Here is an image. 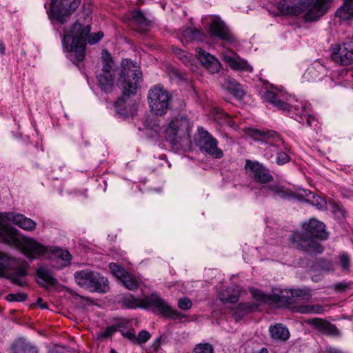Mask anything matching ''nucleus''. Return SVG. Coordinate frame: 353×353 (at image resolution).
Listing matches in <instances>:
<instances>
[{
  "mask_svg": "<svg viewBox=\"0 0 353 353\" xmlns=\"http://www.w3.org/2000/svg\"><path fill=\"white\" fill-rule=\"evenodd\" d=\"M195 52L197 59L210 73L214 74L219 71L221 63L214 56L201 48H196Z\"/></svg>",
  "mask_w": 353,
  "mask_h": 353,
  "instance_id": "20",
  "label": "nucleus"
},
{
  "mask_svg": "<svg viewBox=\"0 0 353 353\" xmlns=\"http://www.w3.org/2000/svg\"><path fill=\"white\" fill-rule=\"evenodd\" d=\"M14 353H39L35 346L24 341H17L12 345Z\"/></svg>",
  "mask_w": 353,
  "mask_h": 353,
  "instance_id": "32",
  "label": "nucleus"
},
{
  "mask_svg": "<svg viewBox=\"0 0 353 353\" xmlns=\"http://www.w3.org/2000/svg\"><path fill=\"white\" fill-rule=\"evenodd\" d=\"M123 285L130 290H135L139 286V281L129 273H127L121 280Z\"/></svg>",
  "mask_w": 353,
  "mask_h": 353,
  "instance_id": "38",
  "label": "nucleus"
},
{
  "mask_svg": "<svg viewBox=\"0 0 353 353\" xmlns=\"http://www.w3.org/2000/svg\"><path fill=\"white\" fill-rule=\"evenodd\" d=\"M28 266L27 263H23L17 270L12 273H8L6 276L10 279L13 283L20 286H24L26 284L27 269Z\"/></svg>",
  "mask_w": 353,
  "mask_h": 353,
  "instance_id": "24",
  "label": "nucleus"
},
{
  "mask_svg": "<svg viewBox=\"0 0 353 353\" xmlns=\"http://www.w3.org/2000/svg\"><path fill=\"white\" fill-rule=\"evenodd\" d=\"M124 322H119L115 325L106 327L103 332H101L99 336L102 338L112 336L115 332H120L121 328L123 327Z\"/></svg>",
  "mask_w": 353,
  "mask_h": 353,
  "instance_id": "39",
  "label": "nucleus"
},
{
  "mask_svg": "<svg viewBox=\"0 0 353 353\" xmlns=\"http://www.w3.org/2000/svg\"><path fill=\"white\" fill-rule=\"evenodd\" d=\"M277 8L283 14L297 16L309 7L307 3L301 1L282 0L278 3Z\"/></svg>",
  "mask_w": 353,
  "mask_h": 353,
  "instance_id": "18",
  "label": "nucleus"
},
{
  "mask_svg": "<svg viewBox=\"0 0 353 353\" xmlns=\"http://www.w3.org/2000/svg\"><path fill=\"white\" fill-rule=\"evenodd\" d=\"M110 353H118L114 349H111Z\"/></svg>",
  "mask_w": 353,
  "mask_h": 353,
  "instance_id": "59",
  "label": "nucleus"
},
{
  "mask_svg": "<svg viewBox=\"0 0 353 353\" xmlns=\"http://www.w3.org/2000/svg\"><path fill=\"white\" fill-rule=\"evenodd\" d=\"M27 299V294L25 293H16V294H9L6 296V299L8 301H23Z\"/></svg>",
  "mask_w": 353,
  "mask_h": 353,
  "instance_id": "48",
  "label": "nucleus"
},
{
  "mask_svg": "<svg viewBox=\"0 0 353 353\" xmlns=\"http://www.w3.org/2000/svg\"><path fill=\"white\" fill-rule=\"evenodd\" d=\"M103 37V34L102 32H98L95 33L92 37L88 39V42L90 45H94L97 43L99 41H100Z\"/></svg>",
  "mask_w": 353,
  "mask_h": 353,
  "instance_id": "51",
  "label": "nucleus"
},
{
  "mask_svg": "<svg viewBox=\"0 0 353 353\" xmlns=\"http://www.w3.org/2000/svg\"><path fill=\"white\" fill-rule=\"evenodd\" d=\"M199 139L196 145L201 152L207 154L214 159L223 157V152L218 148V141L203 127L198 128Z\"/></svg>",
  "mask_w": 353,
  "mask_h": 353,
  "instance_id": "11",
  "label": "nucleus"
},
{
  "mask_svg": "<svg viewBox=\"0 0 353 353\" xmlns=\"http://www.w3.org/2000/svg\"><path fill=\"white\" fill-rule=\"evenodd\" d=\"M245 169L247 174L256 182L267 183L273 180L269 170L259 162L247 160Z\"/></svg>",
  "mask_w": 353,
  "mask_h": 353,
  "instance_id": "13",
  "label": "nucleus"
},
{
  "mask_svg": "<svg viewBox=\"0 0 353 353\" xmlns=\"http://www.w3.org/2000/svg\"><path fill=\"white\" fill-rule=\"evenodd\" d=\"M332 59L342 65L353 63V42H347L342 46L335 45L331 54Z\"/></svg>",
  "mask_w": 353,
  "mask_h": 353,
  "instance_id": "15",
  "label": "nucleus"
},
{
  "mask_svg": "<svg viewBox=\"0 0 353 353\" xmlns=\"http://www.w3.org/2000/svg\"><path fill=\"white\" fill-rule=\"evenodd\" d=\"M76 283L90 292L105 293L109 290L108 281L98 272L83 270L74 273Z\"/></svg>",
  "mask_w": 353,
  "mask_h": 353,
  "instance_id": "7",
  "label": "nucleus"
},
{
  "mask_svg": "<svg viewBox=\"0 0 353 353\" xmlns=\"http://www.w3.org/2000/svg\"><path fill=\"white\" fill-rule=\"evenodd\" d=\"M90 30V25L83 26L77 23L73 25L70 31L63 34V46L66 48L67 57L73 63L81 62L84 59L86 41Z\"/></svg>",
  "mask_w": 353,
  "mask_h": 353,
  "instance_id": "5",
  "label": "nucleus"
},
{
  "mask_svg": "<svg viewBox=\"0 0 353 353\" xmlns=\"http://www.w3.org/2000/svg\"><path fill=\"white\" fill-rule=\"evenodd\" d=\"M109 268L112 274L118 278L120 281L128 273L125 270H124V268L115 263H110L109 264Z\"/></svg>",
  "mask_w": 353,
  "mask_h": 353,
  "instance_id": "40",
  "label": "nucleus"
},
{
  "mask_svg": "<svg viewBox=\"0 0 353 353\" xmlns=\"http://www.w3.org/2000/svg\"><path fill=\"white\" fill-rule=\"evenodd\" d=\"M16 265V260L7 254L0 252V277L6 276L5 271Z\"/></svg>",
  "mask_w": 353,
  "mask_h": 353,
  "instance_id": "31",
  "label": "nucleus"
},
{
  "mask_svg": "<svg viewBox=\"0 0 353 353\" xmlns=\"http://www.w3.org/2000/svg\"><path fill=\"white\" fill-rule=\"evenodd\" d=\"M251 135L254 140L265 142L269 145L264 154L268 158L272 157L274 152L277 154L276 163L279 165H283L290 161L289 156L285 152H279L278 149L284 146V142L276 132L267 129H252Z\"/></svg>",
  "mask_w": 353,
  "mask_h": 353,
  "instance_id": "6",
  "label": "nucleus"
},
{
  "mask_svg": "<svg viewBox=\"0 0 353 353\" xmlns=\"http://www.w3.org/2000/svg\"><path fill=\"white\" fill-rule=\"evenodd\" d=\"M325 228L323 222L310 219L307 223L303 224V228L310 236L306 237L305 234L294 232L290 235V240L297 249L311 254H321L323 251V248L315 239H327L328 233Z\"/></svg>",
  "mask_w": 353,
  "mask_h": 353,
  "instance_id": "4",
  "label": "nucleus"
},
{
  "mask_svg": "<svg viewBox=\"0 0 353 353\" xmlns=\"http://www.w3.org/2000/svg\"><path fill=\"white\" fill-rule=\"evenodd\" d=\"M192 306V303L188 298H181L178 301V307L181 310H189Z\"/></svg>",
  "mask_w": 353,
  "mask_h": 353,
  "instance_id": "49",
  "label": "nucleus"
},
{
  "mask_svg": "<svg viewBox=\"0 0 353 353\" xmlns=\"http://www.w3.org/2000/svg\"><path fill=\"white\" fill-rule=\"evenodd\" d=\"M143 299H136L132 295H126L123 299V305L128 308H137L141 307L143 308Z\"/></svg>",
  "mask_w": 353,
  "mask_h": 353,
  "instance_id": "37",
  "label": "nucleus"
},
{
  "mask_svg": "<svg viewBox=\"0 0 353 353\" xmlns=\"http://www.w3.org/2000/svg\"><path fill=\"white\" fill-rule=\"evenodd\" d=\"M269 332L271 337L276 340L286 341L290 337L288 329L280 323L270 326Z\"/></svg>",
  "mask_w": 353,
  "mask_h": 353,
  "instance_id": "26",
  "label": "nucleus"
},
{
  "mask_svg": "<svg viewBox=\"0 0 353 353\" xmlns=\"http://www.w3.org/2000/svg\"><path fill=\"white\" fill-rule=\"evenodd\" d=\"M102 58L103 61H105V59H106L108 61L112 62L111 55L107 50H103Z\"/></svg>",
  "mask_w": 353,
  "mask_h": 353,
  "instance_id": "55",
  "label": "nucleus"
},
{
  "mask_svg": "<svg viewBox=\"0 0 353 353\" xmlns=\"http://www.w3.org/2000/svg\"><path fill=\"white\" fill-rule=\"evenodd\" d=\"M309 323L323 334L337 336L339 334L335 325L324 319L314 318L310 320Z\"/></svg>",
  "mask_w": 353,
  "mask_h": 353,
  "instance_id": "21",
  "label": "nucleus"
},
{
  "mask_svg": "<svg viewBox=\"0 0 353 353\" xmlns=\"http://www.w3.org/2000/svg\"><path fill=\"white\" fill-rule=\"evenodd\" d=\"M179 37L183 44L188 43L193 41L203 42L207 37L206 34L201 30L193 28H189L183 30Z\"/></svg>",
  "mask_w": 353,
  "mask_h": 353,
  "instance_id": "23",
  "label": "nucleus"
},
{
  "mask_svg": "<svg viewBox=\"0 0 353 353\" xmlns=\"http://www.w3.org/2000/svg\"><path fill=\"white\" fill-rule=\"evenodd\" d=\"M339 263L343 270H348L350 268V258L347 254L343 253L339 256Z\"/></svg>",
  "mask_w": 353,
  "mask_h": 353,
  "instance_id": "50",
  "label": "nucleus"
},
{
  "mask_svg": "<svg viewBox=\"0 0 353 353\" xmlns=\"http://www.w3.org/2000/svg\"><path fill=\"white\" fill-rule=\"evenodd\" d=\"M38 283L41 285L49 284L54 285L57 283V280L53 277L51 272L46 268L41 267L37 269Z\"/></svg>",
  "mask_w": 353,
  "mask_h": 353,
  "instance_id": "30",
  "label": "nucleus"
},
{
  "mask_svg": "<svg viewBox=\"0 0 353 353\" xmlns=\"http://www.w3.org/2000/svg\"><path fill=\"white\" fill-rule=\"evenodd\" d=\"M79 4L80 0H51L48 17L51 20L56 19L64 23Z\"/></svg>",
  "mask_w": 353,
  "mask_h": 353,
  "instance_id": "9",
  "label": "nucleus"
},
{
  "mask_svg": "<svg viewBox=\"0 0 353 353\" xmlns=\"http://www.w3.org/2000/svg\"><path fill=\"white\" fill-rule=\"evenodd\" d=\"M189 129V120L185 116L178 114L172 118L168 126L165 128V139L172 144H176L181 136L188 133Z\"/></svg>",
  "mask_w": 353,
  "mask_h": 353,
  "instance_id": "10",
  "label": "nucleus"
},
{
  "mask_svg": "<svg viewBox=\"0 0 353 353\" xmlns=\"http://www.w3.org/2000/svg\"><path fill=\"white\" fill-rule=\"evenodd\" d=\"M6 50L5 45L3 43H0V54H3Z\"/></svg>",
  "mask_w": 353,
  "mask_h": 353,
  "instance_id": "57",
  "label": "nucleus"
},
{
  "mask_svg": "<svg viewBox=\"0 0 353 353\" xmlns=\"http://www.w3.org/2000/svg\"><path fill=\"white\" fill-rule=\"evenodd\" d=\"M252 307L248 303H240L237 306L236 309L234 311V314L241 318L242 317L245 313L249 312L252 311Z\"/></svg>",
  "mask_w": 353,
  "mask_h": 353,
  "instance_id": "42",
  "label": "nucleus"
},
{
  "mask_svg": "<svg viewBox=\"0 0 353 353\" xmlns=\"http://www.w3.org/2000/svg\"><path fill=\"white\" fill-rule=\"evenodd\" d=\"M173 51H174V54H176V56L179 59H181L183 63L188 64L190 62V56L187 52H185L180 48H174Z\"/></svg>",
  "mask_w": 353,
  "mask_h": 353,
  "instance_id": "44",
  "label": "nucleus"
},
{
  "mask_svg": "<svg viewBox=\"0 0 353 353\" xmlns=\"http://www.w3.org/2000/svg\"><path fill=\"white\" fill-rule=\"evenodd\" d=\"M319 265L321 270L325 272H332L334 270V264L330 261L321 259L319 260Z\"/></svg>",
  "mask_w": 353,
  "mask_h": 353,
  "instance_id": "47",
  "label": "nucleus"
},
{
  "mask_svg": "<svg viewBox=\"0 0 353 353\" xmlns=\"http://www.w3.org/2000/svg\"><path fill=\"white\" fill-rule=\"evenodd\" d=\"M112 62H109L108 59H105L101 73L97 75L99 85L101 89L105 92H110L114 85V79L112 74Z\"/></svg>",
  "mask_w": 353,
  "mask_h": 353,
  "instance_id": "19",
  "label": "nucleus"
},
{
  "mask_svg": "<svg viewBox=\"0 0 353 353\" xmlns=\"http://www.w3.org/2000/svg\"><path fill=\"white\" fill-rule=\"evenodd\" d=\"M0 216L2 219L3 224L4 223L3 219L12 222L14 225L19 226L21 229L27 231H33L37 226V223L30 218L23 216L21 214H14L13 212H6L5 214H1ZM7 226H8L7 225Z\"/></svg>",
  "mask_w": 353,
  "mask_h": 353,
  "instance_id": "17",
  "label": "nucleus"
},
{
  "mask_svg": "<svg viewBox=\"0 0 353 353\" xmlns=\"http://www.w3.org/2000/svg\"><path fill=\"white\" fill-rule=\"evenodd\" d=\"M285 293H286L287 294H288V292H287V290H281L279 294H276V293H274V300L276 301H282L283 300V299L285 297Z\"/></svg>",
  "mask_w": 353,
  "mask_h": 353,
  "instance_id": "53",
  "label": "nucleus"
},
{
  "mask_svg": "<svg viewBox=\"0 0 353 353\" xmlns=\"http://www.w3.org/2000/svg\"><path fill=\"white\" fill-rule=\"evenodd\" d=\"M50 253H53L57 258L60 259L63 261V263H62L60 265V267H65L69 265L72 259V256L70 253L65 250H61L59 248H51V251H49V254Z\"/></svg>",
  "mask_w": 353,
  "mask_h": 353,
  "instance_id": "36",
  "label": "nucleus"
},
{
  "mask_svg": "<svg viewBox=\"0 0 353 353\" xmlns=\"http://www.w3.org/2000/svg\"><path fill=\"white\" fill-rule=\"evenodd\" d=\"M125 324H126V323H124L123 327L121 328L120 332L123 336L130 340L132 343H134L136 336L135 330L133 328H131L128 330H124Z\"/></svg>",
  "mask_w": 353,
  "mask_h": 353,
  "instance_id": "46",
  "label": "nucleus"
},
{
  "mask_svg": "<svg viewBox=\"0 0 353 353\" xmlns=\"http://www.w3.org/2000/svg\"><path fill=\"white\" fill-rule=\"evenodd\" d=\"M268 191L267 196H272L275 198L288 199L293 195V192L280 185L278 182H274L268 187H263L261 192Z\"/></svg>",
  "mask_w": 353,
  "mask_h": 353,
  "instance_id": "22",
  "label": "nucleus"
},
{
  "mask_svg": "<svg viewBox=\"0 0 353 353\" xmlns=\"http://www.w3.org/2000/svg\"><path fill=\"white\" fill-rule=\"evenodd\" d=\"M305 201L312 205L316 206L319 210H323L326 207L325 201L319 196L315 195L310 191H305Z\"/></svg>",
  "mask_w": 353,
  "mask_h": 353,
  "instance_id": "34",
  "label": "nucleus"
},
{
  "mask_svg": "<svg viewBox=\"0 0 353 353\" xmlns=\"http://www.w3.org/2000/svg\"><path fill=\"white\" fill-rule=\"evenodd\" d=\"M194 353H214V350L209 343H199L194 347Z\"/></svg>",
  "mask_w": 353,
  "mask_h": 353,
  "instance_id": "43",
  "label": "nucleus"
},
{
  "mask_svg": "<svg viewBox=\"0 0 353 353\" xmlns=\"http://www.w3.org/2000/svg\"><path fill=\"white\" fill-rule=\"evenodd\" d=\"M143 303V308H154L163 316L170 317L173 319H179L181 317L179 312L172 308L164 299L160 298L156 294L145 296Z\"/></svg>",
  "mask_w": 353,
  "mask_h": 353,
  "instance_id": "12",
  "label": "nucleus"
},
{
  "mask_svg": "<svg viewBox=\"0 0 353 353\" xmlns=\"http://www.w3.org/2000/svg\"><path fill=\"white\" fill-rule=\"evenodd\" d=\"M37 305H38L41 308L44 309V308H46V307H47V305H46V303H43V301H42V299H41V298H39V299H37Z\"/></svg>",
  "mask_w": 353,
  "mask_h": 353,
  "instance_id": "56",
  "label": "nucleus"
},
{
  "mask_svg": "<svg viewBox=\"0 0 353 353\" xmlns=\"http://www.w3.org/2000/svg\"><path fill=\"white\" fill-rule=\"evenodd\" d=\"M224 60L231 68L235 70L252 72V66L248 64V61L239 57L225 56Z\"/></svg>",
  "mask_w": 353,
  "mask_h": 353,
  "instance_id": "25",
  "label": "nucleus"
},
{
  "mask_svg": "<svg viewBox=\"0 0 353 353\" xmlns=\"http://www.w3.org/2000/svg\"><path fill=\"white\" fill-rule=\"evenodd\" d=\"M339 213L342 216H344L345 215V212L343 210L339 208Z\"/></svg>",
  "mask_w": 353,
  "mask_h": 353,
  "instance_id": "58",
  "label": "nucleus"
},
{
  "mask_svg": "<svg viewBox=\"0 0 353 353\" xmlns=\"http://www.w3.org/2000/svg\"><path fill=\"white\" fill-rule=\"evenodd\" d=\"M219 298L223 303H236L239 299V290L228 287L219 292Z\"/></svg>",
  "mask_w": 353,
  "mask_h": 353,
  "instance_id": "28",
  "label": "nucleus"
},
{
  "mask_svg": "<svg viewBox=\"0 0 353 353\" xmlns=\"http://www.w3.org/2000/svg\"><path fill=\"white\" fill-rule=\"evenodd\" d=\"M252 294L254 298L260 301H265V295L262 293L260 290H254L252 292Z\"/></svg>",
  "mask_w": 353,
  "mask_h": 353,
  "instance_id": "52",
  "label": "nucleus"
},
{
  "mask_svg": "<svg viewBox=\"0 0 353 353\" xmlns=\"http://www.w3.org/2000/svg\"><path fill=\"white\" fill-rule=\"evenodd\" d=\"M210 19L209 33L220 39L230 42L232 40V35L224 22L216 16L212 17Z\"/></svg>",
  "mask_w": 353,
  "mask_h": 353,
  "instance_id": "16",
  "label": "nucleus"
},
{
  "mask_svg": "<svg viewBox=\"0 0 353 353\" xmlns=\"http://www.w3.org/2000/svg\"><path fill=\"white\" fill-rule=\"evenodd\" d=\"M150 334L147 330L141 331L137 336H135L134 344H142L147 342L150 339Z\"/></svg>",
  "mask_w": 353,
  "mask_h": 353,
  "instance_id": "45",
  "label": "nucleus"
},
{
  "mask_svg": "<svg viewBox=\"0 0 353 353\" xmlns=\"http://www.w3.org/2000/svg\"><path fill=\"white\" fill-rule=\"evenodd\" d=\"M275 90L265 92L263 98L277 108L288 111L296 121L307 127L316 126L317 121L311 114V105L306 101L291 97L285 92L272 87Z\"/></svg>",
  "mask_w": 353,
  "mask_h": 353,
  "instance_id": "1",
  "label": "nucleus"
},
{
  "mask_svg": "<svg viewBox=\"0 0 353 353\" xmlns=\"http://www.w3.org/2000/svg\"><path fill=\"white\" fill-rule=\"evenodd\" d=\"M294 310L303 314H321L323 311V307L319 304H302L294 307Z\"/></svg>",
  "mask_w": 353,
  "mask_h": 353,
  "instance_id": "33",
  "label": "nucleus"
},
{
  "mask_svg": "<svg viewBox=\"0 0 353 353\" xmlns=\"http://www.w3.org/2000/svg\"><path fill=\"white\" fill-rule=\"evenodd\" d=\"M290 293L291 296L300 297L304 301H309L312 298L310 291L306 289L290 290Z\"/></svg>",
  "mask_w": 353,
  "mask_h": 353,
  "instance_id": "41",
  "label": "nucleus"
},
{
  "mask_svg": "<svg viewBox=\"0 0 353 353\" xmlns=\"http://www.w3.org/2000/svg\"><path fill=\"white\" fill-rule=\"evenodd\" d=\"M141 77V72L139 67L135 63L130 59L122 61L118 86L122 90L123 94L114 103L117 112L119 115L124 117L129 115L127 110V101L130 94L136 93Z\"/></svg>",
  "mask_w": 353,
  "mask_h": 353,
  "instance_id": "3",
  "label": "nucleus"
},
{
  "mask_svg": "<svg viewBox=\"0 0 353 353\" xmlns=\"http://www.w3.org/2000/svg\"><path fill=\"white\" fill-rule=\"evenodd\" d=\"M226 89L235 97L242 99L245 95L244 91L241 88L240 85L235 81L227 79L225 82Z\"/></svg>",
  "mask_w": 353,
  "mask_h": 353,
  "instance_id": "35",
  "label": "nucleus"
},
{
  "mask_svg": "<svg viewBox=\"0 0 353 353\" xmlns=\"http://www.w3.org/2000/svg\"><path fill=\"white\" fill-rule=\"evenodd\" d=\"M309 9L304 14L305 21H314L324 15L333 0H307Z\"/></svg>",
  "mask_w": 353,
  "mask_h": 353,
  "instance_id": "14",
  "label": "nucleus"
},
{
  "mask_svg": "<svg viewBox=\"0 0 353 353\" xmlns=\"http://www.w3.org/2000/svg\"><path fill=\"white\" fill-rule=\"evenodd\" d=\"M0 242L19 248L28 259L33 260L46 256L51 248L45 246L32 238L19 236L17 230L3 224L0 216Z\"/></svg>",
  "mask_w": 353,
  "mask_h": 353,
  "instance_id": "2",
  "label": "nucleus"
},
{
  "mask_svg": "<svg viewBox=\"0 0 353 353\" xmlns=\"http://www.w3.org/2000/svg\"><path fill=\"white\" fill-rule=\"evenodd\" d=\"M172 97L163 87L156 85L148 91V101L151 111L157 116L166 114L170 108Z\"/></svg>",
  "mask_w": 353,
  "mask_h": 353,
  "instance_id": "8",
  "label": "nucleus"
},
{
  "mask_svg": "<svg viewBox=\"0 0 353 353\" xmlns=\"http://www.w3.org/2000/svg\"><path fill=\"white\" fill-rule=\"evenodd\" d=\"M132 22L137 26V30L141 32L146 31L150 25V21L143 15L140 10L134 12Z\"/></svg>",
  "mask_w": 353,
  "mask_h": 353,
  "instance_id": "27",
  "label": "nucleus"
},
{
  "mask_svg": "<svg viewBox=\"0 0 353 353\" xmlns=\"http://www.w3.org/2000/svg\"><path fill=\"white\" fill-rule=\"evenodd\" d=\"M348 288V285L345 283H339L335 285V289L339 291H344Z\"/></svg>",
  "mask_w": 353,
  "mask_h": 353,
  "instance_id": "54",
  "label": "nucleus"
},
{
  "mask_svg": "<svg viewBox=\"0 0 353 353\" xmlns=\"http://www.w3.org/2000/svg\"><path fill=\"white\" fill-rule=\"evenodd\" d=\"M336 17L341 20H348L353 17V0H344V4L336 11Z\"/></svg>",
  "mask_w": 353,
  "mask_h": 353,
  "instance_id": "29",
  "label": "nucleus"
}]
</instances>
